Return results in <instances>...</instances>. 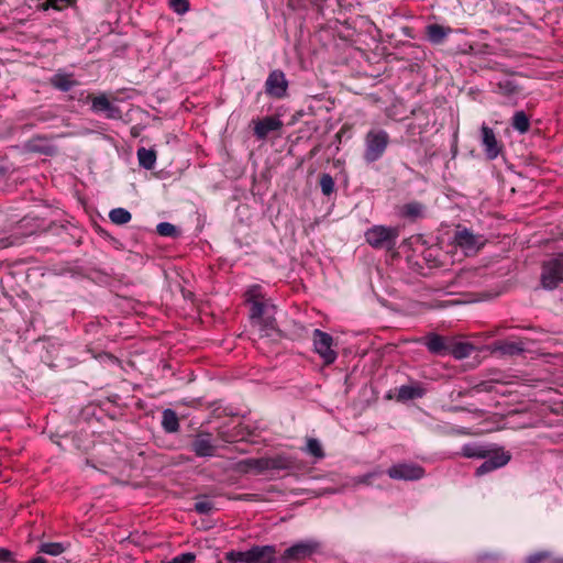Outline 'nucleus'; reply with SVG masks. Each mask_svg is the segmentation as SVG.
<instances>
[{
	"label": "nucleus",
	"mask_w": 563,
	"mask_h": 563,
	"mask_svg": "<svg viewBox=\"0 0 563 563\" xmlns=\"http://www.w3.org/2000/svg\"><path fill=\"white\" fill-rule=\"evenodd\" d=\"M399 233L397 227L374 225L365 232V240L374 249L393 250Z\"/></svg>",
	"instance_id": "1"
},
{
	"label": "nucleus",
	"mask_w": 563,
	"mask_h": 563,
	"mask_svg": "<svg viewBox=\"0 0 563 563\" xmlns=\"http://www.w3.org/2000/svg\"><path fill=\"white\" fill-rule=\"evenodd\" d=\"M363 157L367 163L378 161L389 144V135L385 130H371L366 133Z\"/></svg>",
	"instance_id": "2"
},
{
	"label": "nucleus",
	"mask_w": 563,
	"mask_h": 563,
	"mask_svg": "<svg viewBox=\"0 0 563 563\" xmlns=\"http://www.w3.org/2000/svg\"><path fill=\"white\" fill-rule=\"evenodd\" d=\"M314 352L323 360L324 365L335 362L338 353L333 350V338L319 329L312 334Z\"/></svg>",
	"instance_id": "3"
},
{
	"label": "nucleus",
	"mask_w": 563,
	"mask_h": 563,
	"mask_svg": "<svg viewBox=\"0 0 563 563\" xmlns=\"http://www.w3.org/2000/svg\"><path fill=\"white\" fill-rule=\"evenodd\" d=\"M318 549V543L313 541H301L295 543L278 558L276 563H294L310 558Z\"/></svg>",
	"instance_id": "4"
},
{
	"label": "nucleus",
	"mask_w": 563,
	"mask_h": 563,
	"mask_svg": "<svg viewBox=\"0 0 563 563\" xmlns=\"http://www.w3.org/2000/svg\"><path fill=\"white\" fill-rule=\"evenodd\" d=\"M563 282V262L554 258L545 262L542 266L541 284L542 287L552 290Z\"/></svg>",
	"instance_id": "5"
},
{
	"label": "nucleus",
	"mask_w": 563,
	"mask_h": 563,
	"mask_svg": "<svg viewBox=\"0 0 563 563\" xmlns=\"http://www.w3.org/2000/svg\"><path fill=\"white\" fill-rule=\"evenodd\" d=\"M393 479L417 481L424 476V468L416 463H398L387 470Z\"/></svg>",
	"instance_id": "6"
},
{
	"label": "nucleus",
	"mask_w": 563,
	"mask_h": 563,
	"mask_svg": "<svg viewBox=\"0 0 563 563\" xmlns=\"http://www.w3.org/2000/svg\"><path fill=\"white\" fill-rule=\"evenodd\" d=\"M246 301L251 305L250 317L253 323L268 314V305L260 286H253L247 290Z\"/></svg>",
	"instance_id": "7"
},
{
	"label": "nucleus",
	"mask_w": 563,
	"mask_h": 563,
	"mask_svg": "<svg viewBox=\"0 0 563 563\" xmlns=\"http://www.w3.org/2000/svg\"><path fill=\"white\" fill-rule=\"evenodd\" d=\"M288 81L284 71L275 69L269 73L265 82V92L273 98H284L287 93Z\"/></svg>",
	"instance_id": "8"
},
{
	"label": "nucleus",
	"mask_w": 563,
	"mask_h": 563,
	"mask_svg": "<svg viewBox=\"0 0 563 563\" xmlns=\"http://www.w3.org/2000/svg\"><path fill=\"white\" fill-rule=\"evenodd\" d=\"M86 101L91 102V110L96 113L103 112L108 119L121 118V110L117 106L112 104L104 93L99 96L88 93L86 96Z\"/></svg>",
	"instance_id": "9"
},
{
	"label": "nucleus",
	"mask_w": 563,
	"mask_h": 563,
	"mask_svg": "<svg viewBox=\"0 0 563 563\" xmlns=\"http://www.w3.org/2000/svg\"><path fill=\"white\" fill-rule=\"evenodd\" d=\"M454 241L466 254L476 253L485 244L482 235H475L467 229L457 230Z\"/></svg>",
	"instance_id": "10"
},
{
	"label": "nucleus",
	"mask_w": 563,
	"mask_h": 563,
	"mask_svg": "<svg viewBox=\"0 0 563 563\" xmlns=\"http://www.w3.org/2000/svg\"><path fill=\"white\" fill-rule=\"evenodd\" d=\"M482 144L489 159H495L501 153L503 145L496 139L493 129L485 124L482 126Z\"/></svg>",
	"instance_id": "11"
},
{
	"label": "nucleus",
	"mask_w": 563,
	"mask_h": 563,
	"mask_svg": "<svg viewBox=\"0 0 563 563\" xmlns=\"http://www.w3.org/2000/svg\"><path fill=\"white\" fill-rule=\"evenodd\" d=\"M510 461V455L506 452H496L488 456L484 463L476 468V476L485 475L496 468L505 466Z\"/></svg>",
	"instance_id": "12"
},
{
	"label": "nucleus",
	"mask_w": 563,
	"mask_h": 563,
	"mask_svg": "<svg viewBox=\"0 0 563 563\" xmlns=\"http://www.w3.org/2000/svg\"><path fill=\"white\" fill-rule=\"evenodd\" d=\"M251 563H276V547L275 545H254L250 549Z\"/></svg>",
	"instance_id": "13"
},
{
	"label": "nucleus",
	"mask_w": 563,
	"mask_h": 563,
	"mask_svg": "<svg viewBox=\"0 0 563 563\" xmlns=\"http://www.w3.org/2000/svg\"><path fill=\"white\" fill-rule=\"evenodd\" d=\"M283 126V122L276 117H265L255 122L254 134L257 139H265L271 132L278 131Z\"/></svg>",
	"instance_id": "14"
},
{
	"label": "nucleus",
	"mask_w": 563,
	"mask_h": 563,
	"mask_svg": "<svg viewBox=\"0 0 563 563\" xmlns=\"http://www.w3.org/2000/svg\"><path fill=\"white\" fill-rule=\"evenodd\" d=\"M191 449L197 456H212L214 454L216 446L211 441V434L199 433L192 441Z\"/></svg>",
	"instance_id": "15"
},
{
	"label": "nucleus",
	"mask_w": 563,
	"mask_h": 563,
	"mask_svg": "<svg viewBox=\"0 0 563 563\" xmlns=\"http://www.w3.org/2000/svg\"><path fill=\"white\" fill-rule=\"evenodd\" d=\"M426 206L418 201L408 202L399 208V216L411 221L423 218Z\"/></svg>",
	"instance_id": "16"
},
{
	"label": "nucleus",
	"mask_w": 563,
	"mask_h": 563,
	"mask_svg": "<svg viewBox=\"0 0 563 563\" xmlns=\"http://www.w3.org/2000/svg\"><path fill=\"white\" fill-rule=\"evenodd\" d=\"M426 394L424 388L420 385H402L398 389L397 400L407 401L423 397Z\"/></svg>",
	"instance_id": "17"
},
{
	"label": "nucleus",
	"mask_w": 563,
	"mask_h": 563,
	"mask_svg": "<svg viewBox=\"0 0 563 563\" xmlns=\"http://www.w3.org/2000/svg\"><path fill=\"white\" fill-rule=\"evenodd\" d=\"M450 33V27L440 24H430L426 27L427 37L432 44H441Z\"/></svg>",
	"instance_id": "18"
},
{
	"label": "nucleus",
	"mask_w": 563,
	"mask_h": 563,
	"mask_svg": "<svg viewBox=\"0 0 563 563\" xmlns=\"http://www.w3.org/2000/svg\"><path fill=\"white\" fill-rule=\"evenodd\" d=\"M426 345L428 350L433 354L444 355L449 351L444 338L434 333L429 334L426 338Z\"/></svg>",
	"instance_id": "19"
},
{
	"label": "nucleus",
	"mask_w": 563,
	"mask_h": 563,
	"mask_svg": "<svg viewBox=\"0 0 563 563\" xmlns=\"http://www.w3.org/2000/svg\"><path fill=\"white\" fill-rule=\"evenodd\" d=\"M494 351L499 352L503 355H518L525 352V347L522 343L518 342H509V341H498L494 343Z\"/></svg>",
	"instance_id": "20"
},
{
	"label": "nucleus",
	"mask_w": 563,
	"mask_h": 563,
	"mask_svg": "<svg viewBox=\"0 0 563 563\" xmlns=\"http://www.w3.org/2000/svg\"><path fill=\"white\" fill-rule=\"evenodd\" d=\"M295 467V460L286 455H275L267 457V471L271 470H291Z\"/></svg>",
	"instance_id": "21"
},
{
	"label": "nucleus",
	"mask_w": 563,
	"mask_h": 563,
	"mask_svg": "<svg viewBox=\"0 0 563 563\" xmlns=\"http://www.w3.org/2000/svg\"><path fill=\"white\" fill-rule=\"evenodd\" d=\"M51 84L62 91H69L74 86L78 85V82L73 79V75L60 73L52 77Z\"/></svg>",
	"instance_id": "22"
},
{
	"label": "nucleus",
	"mask_w": 563,
	"mask_h": 563,
	"mask_svg": "<svg viewBox=\"0 0 563 563\" xmlns=\"http://www.w3.org/2000/svg\"><path fill=\"white\" fill-rule=\"evenodd\" d=\"M163 429L168 433H174L179 430V420L176 412L172 409H165L162 417Z\"/></svg>",
	"instance_id": "23"
},
{
	"label": "nucleus",
	"mask_w": 563,
	"mask_h": 563,
	"mask_svg": "<svg viewBox=\"0 0 563 563\" xmlns=\"http://www.w3.org/2000/svg\"><path fill=\"white\" fill-rule=\"evenodd\" d=\"M526 563H563V558L554 556L550 551H540L529 555Z\"/></svg>",
	"instance_id": "24"
},
{
	"label": "nucleus",
	"mask_w": 563,
	"mask_h": 563,
	"mask_svg": "<svg viewBox=\"0 0 563 563\" xmlns=\"http://www.w3.org/2000/svg\"><path fill=\"white\" fill-rule=\"evenodd\" d=\"M137 159L143 168L152 169L156 162V152L154 150L141 147L137 150Z\"/></svg>",
	"instance_id": "25"
},
{
	"label": "nucleus",
	"mask_w": 563,
	"mask_h": 563,
	"mask_svg": "<svg viewBox=\"0 0 563 563\" xmlns=\"http://www.w3.org/2000/svg\"><path fill=\"white\" fill-rule=\"evenodd\" d=\"M260 328L262 336H269L276 331L275 318L271 314L264 316L262 319L254 322Z\"/></svg>",
	"instance_id": "26"
},
{
	"label": "nucleus",
	"mask_w": 563,
	"mask_h": 563,
	"mask_svg": "<svg viewBox=\"0 0 563 563\" xmlns=\"http://www.w3.org/2000/svg\"><path fill=\"white\" fill-rule=\"evenodd\" d=\"M511 125L519 133H527L530 129V121L523 111H517L512 117Z\"/></svg>",
	"instance_id": "27"
},
{
	"label": "nucleus",
	"mask_w": 563,
	"mask_h": 563,
	"mask_svg": "<svg viewBox=\"0 0 563 563\" xmlns=\"http://www.w3.org/2000/svg\"><path fill=\"white\" fill-rule=\"evenodd\" d=\"M462 455L468 459H487L489 456V451L475 444H465L462 448Z\"/></svg>",
	"instance_id": "28"
},
{
	"label": "nucleus",
	"mask_w": 563,
	"mask_h": 563,
	"mask_svg": "<svg viewBox=\"0 0 563 563\" xmlns=\"http://www.w3.org/2000/svg\"><path fill=\"white\" fill-rule=\"evenodd\" d=\"M27 148L31 152L41 153L45 155H53L55 153V147L47 143H43L41 139H33L27 143Z\"/></svg>",
	"instance_id": "29"
},
{
	"label": "nucleus",
	"mask_w": 563,
	"mask_h": 563,
	"mask_svg": "<svg viewBox=\"0 0 563 563\" xmlns=\"http://www.w3.org/2000/svg\"><path fill=\"white\" fill-rule=\"evenodd\" d=\"M305 452L313 456L316 460H321L324 457V451L322 449V445L319 442V440L314 438L307 439Z\"/></svg>",
	"instance_id": "30"
},
{
	"label": "nucleus",
	"mask_w": 563,
	"mask_h": 563,
	"mask_svg": "<svg viewBox=\"0 0 563 563\" xmlns=\"http://www.w3.org/2000/svg\"><path fill=\"white\" fill-rule=\"evenodd\" d=\"M65 550V545L60 542H46L40 545L38 552L47 555L57 556L64 553Z\"/></svg>",
	"instance_id": "31"
},
{
	"label": "nucleus",
	"mask_w": 563,
	"mask_h": 563,
	"mask_svg": "<svg viewBox=\"0 0 563 563\" xmlns=\"http://www.w3.org/2000/svg\"><path fill=\"white\" fill-rule=\"evenodd\" d=\"M109 218L114 224L121 225L128 223L131 220L132 216L126 209L115 208L110 211Z\"/></svg>",
	"instance_id": "32"
},
{
	"label": "nucleus",
	"mask_w": 563,
	"mask_h": 563,
	"mask_svg": "<svg viewBox=\"0 0 563 563\" xmlns=\"http://www.w3.org/2000/svg\"><path fill=\"white\" fill-rule=\"evenodd\" d=\"M229 563H251L250 549L247 551H230L225 553Z\"/></svg>",
	"instance_id": "33"
},
{
	"label": "nucleus",
	"mask_w": 563,
	"mask_h": 563,
	"mask_svg": "<svg viewBox=\"0 0 563 563\" xmlns=\"http://www.w3.org/2000/svg\"><path fill=\"white\" fill-rule=\"evenodd\" d=\"M319 184L324 196H330L334 192L335 184L333 177L330 174H321Z\"/></svg>",
	"instance_id": "34"
},
{
	"label": "nucleus",
	"mask_w": 563,
	"mask_h": 563,
	"mask_svg": "<svg viewBox=\"0 0 563 563\" xmlns=\"http://www.w3.org/2000/svg\"><path fill=\"white\" fill-rule=\"evenodd\" d=\"M242 464L249 468L256 470L258 473L267 471V457L247 459L242 461Z\"/></svg>",
	"instance_id": "35"
},
{
	"label": "nucleus",
	"mask_w": 563,
	"mask_h": 563,
	"mask_svg": "<svg viewBox=\"0 0 563 563\" xmlns=\"http://www.w3.org/2000/svg\"><path fill=\"white\" fill-rule=\"evenodd\" d=\"M472 350H473V345L470 343H457L453 347L452 354L456 358H463V357L468 356L471 354Z\"/></svg>",
	"instance_id": "36"
},
{
	"label": "nucleus",
	"mask_w": 563,
	"mask_h": 563,
	"mask_svg": "<svg viewBox=\"0 0 563 563\" xmlns=\"http://www.w3.org/2000/svg\"><path fill=\"white\" fill-rule=\"evenodd\" d=\"M156 231L162 236H175L177 233L176 227L168 222L157 224Z\"/></svg>",
	"instance_id": "37"
},
{
	"label": "nucleus",
	"mask_w": 563,
	"mask_h": 563,
	"mask_svg": "<svg viewBox=\"0 0 563 563\" xmlns=\"http://www.w3.org/2000/svg\"><path fill=\"white\" fill-rule=\"evenodd\" d=\"M169 5L178 14H184L189 10L188 0H169Z\"/></svg>",
	"instance_id": "38"
},
{
	"label": "nucleus",
	"mask_w": 563,
	"mask_h": 563,
	"mask_svg": "<svg viewBox=\"0 0 563 563\" xmlns=\"http://www.w3.org/2000/svg\"><path fill=\"white\" fill-rule=\"evenodd\" d=\"M213 509V504L209 500H198L195 504V510L198 514L207 515Z\"/></svg>",
	"instance_id": "39"
},
{
	"label": "nucleus",
	"mask_w": 563,
	"mask_h": 563,
	"mask_svg": "<svg viewBox=\"0 0 563 563\" xmlns=\"http://www.w3.org/2000/svg\"><path fill=\"white\" fill-rule=\"evenodd\" d=\"M498 88L504 95H507V96H510V95L517 92V86L510 80L500 81L498 84Z\"/></svg>",
	"instance_id": "40"
},
{
	"label": "nucleus",
	"mask_w": 563,
	"mask_h": 563,
	"mask_svg": "<svg viewBox=\"0 0 563 563\" xmlns=\"http://www.w3.org/2000/svg\"><path fill=\"white\" fill-rule=\"evenodd\" d=\"M196 560V555L191 552L183 553L180 555L175 556L168 563H194Z\"/></svg>",
	"instance_id": "41"
},
{
	"label": "nucleus",
	"mask_w": 563,
	"mask_h": 563,
	"mask_svg": "<svg viewBox=\"0 0 563 563\" xmlns=\"http://www.w3.org/2000/svg\"><path fill=\"white\" fill-rule=\"evenodd\" d=\"M12 561V552L0 548V562H11Z\"/></svg>",
	"instance_id": "42"
},
{
	"label": "nucleus",
	"mask_w": 563,
	"mask_h": 563,
	"mask_svg": "<svg viewBox=\"0 0 563 563\" xmlns=\"http://www.w3.org/2000/svg\"><path fill=\"white\" fill-rule=\"evenodd\" d=\"M54 5H56V1L46 0L37 5L40 10L46 11L49 8L54 9Z\"/></svg>",
	"instance_id": "43"
},
{
	"label": "nucleus",
	"mask_w": 563,
	"mask_h": 563,
	"mask_svg": "<svg viewBox=\"0 0 563 563\" xmlns=\"http://www.w3.org/2000/svg\"><path fill=\"white\" fill-rule=\"evenodd\" d=\"M473 389H475L477 391H489V387H488L487 383H481V384L474 386Z\"/></svg>",
	"instance_id": "44"
},
{
	"label": "nucleus",
	"mask_w": 563,
	"mask_h": 563,
	"mask_svg": "<svg viewBox=\"0 0 563 563\" xmlns=\"http://www.w3.org/2000/svg\"><path fill=\"white\" fill-rule=\"evenodd\" d=\"M253 497H254L253 495L244 494V495H239V496L234 497L233 499H235V500H252Z\"/></svg>",
	"instance_id": "45"
},
{
	"label": "nucleus",
	"mask_w": 563,
	"mask_h": 563,
	"mask_svg": "<svg viewBox=\"0 0 563 563\" xmlns=\"http://www.w3.org/2000/svg\"><path fill=\"white\" fill-rule=\"evenodd\" d=\"M29 563H47V561L42 556H36V558L32 559L31 561H29Z\"/></svg>",
	"instance_id": "46"
},
{
	"label": "nucleus",
	"mask_w": 563,
	"mask_h": 563,
	"mask_svg": "<svg viewBox=\"0 0 563 563\" xmlns=\"http://www.w3.org/2000/svg\"><path fill=\"white\" fill-rule=\"evenodd\" d=\"M3 175V169L0 167V176Z\"/></svg>",
	"instance_id": "47"
}]
</instances>
